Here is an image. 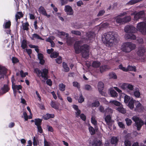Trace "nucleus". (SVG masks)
<instances>
[{"instance_id":"9","label":"nucleus","mask_w":146,"mask_h":146,"mask_svg":"<svg viewBox=\"0 0 146 146\" xmlns=\"http://www.w3.org/2000/svg\"><path fill=\"white\" fill-rule=\"evenodd\" d=\"M145 16V11H141L137 13L135 16H134V19L136 21H138L139 19Z\"/></svg>"},{"instance_id":"25","label":"nucleus","mask_w":146,"mask_h":146,"mask_svg":"<svg viewBox=\"0 0 146 146\" xmlns=\"http://www.w3.org/2000/svg\"><path fill=\"white\" fill-rule=\"evenodd\" d=\"M118 139L117 137H112L110 139V143L112 144H114L116 145L117 144Z\"/></svg>"},{"instance_id":"45","label":"nucleus","mask_w":146,"mask_h":146,"mask_svg":"<svg viewBox=\"0 0 146 146\" xmlns=\"http://www.w3.org/2000/svg\"><path fill=\"white\" fill-rule=\"evenodd\" d=\"M89 131L91 135H94L96 133V131L94 128L92 126H90L89 127Z\"/></svg>"},{"instance_id":"28","label":"nucleus","mask_w":146,"mask_h":146,"mask_svg":"<svg viewBox=\"0 0 146 146\" xmlns=\"http://www.w3.org/2000/svg\"><path fill=\"white\" fill-rule=\"evenodd\" d=\"M66 38V42L68 45H72L73 42V39L71 37H69V36Z\"/></svg>"},{"instance_id":"39","label":"nucleus","mask_w":146,"mask_h":146,"mask_svg":"<svg viewBox=\"0 0 146 146\" xmlns=\"http://www.w3.org/2000/svg\"><path fill=\"white\" fill-rule=\"evenodd\" d=\"M21 47L23 49H25L27 47V42L26 40L23 39V40L21 43Z\"/></svg>"},{"instance_id":"64","label":"nucleus","mask_w":146,"mask_h":146,"mask_svg":"<svg viewBox=\"0 0 146 146\" xmlns=\"http://www.w3.org/2000/svg\"><path fill=\"white\" fill-rule=\"evenodd\" d=\"M80 117L81 119L83 121H85L86 120V116L84 114L81 113L80 115Z\"/></svg>"},{"instance_id":"57","label":"nucleus","mask_w":146,"mask_h":146,"mask_svg":"<svg viewBox=\"0 0 146 146\" xmlns=\"http://www.w3.org/2000/svg\"><path fill=\"white\" fill-rule=\"evenodd\" d=\"M72 34L78 35L80 36L81 33L80 31H74L72 30L71 32Z\"/></svg>"},{"instance_id":"41","label":"nucleus","mask_w":146,"mask_h":146,"mask_svg":"<svg viewBox=\"0 0 146 146\" xmlns=\"http://www.w3.org/2000/svg\"><path fill=\"white\" fill-rule=\"evenodd\" d=\"M59 87L60 91H64L65 90L66 85L63 83H61L59 84Z\"/></svg>"},{"instance_id":"8","label":"nucleus","mask_w":146,"mask_h":146,"mask_svg":"<svg viewBox=\"0 0 146 146\" xmlns=\"http://www.w3.org/2000/svg\"><path fill=\"white\" fill-rule=\"evenodd\" d=\"M124 30L127 33H134L136 31V29L132 26L127 25L125 27Z\"/></svg>"},{"instance_id":"24","label":"nucleus","mask_w":146,"mask_h":146,"mask_svg":"<svg viewBox=\"0 0 146 146\" xmlns=\"http://www.w3.org/2000/svg\"><path fill=\"white\" fill-rule=\"evenodd\" d=\"M72 107L75 110L77 111L75 112V113L76 117H78V116L80 115V114L81 110L78 109V106L76 105H74Z\"/></svg>"},{"instance_id":"4","label":"nucleus","mask_w":146,"mask_h":146,"mask_svg":"<svg viewBox=\"0 0 146 146\" xmlns=\"http://www.w3.org/2000/svg\"><path fill=\"white\" fill-rule=\"evenodd\" d=\"M82 51L81 52L82 57L84 58H86L89 57V46L87 44H84L82 45Z\"/></svg>"},{"instance_id":"12","label":"nucleus","mask_w":146,"mask_h":146,"mask_svg":"<svg viewBox=\"0 0 146 146\" xmlns=\"http://www.w3.org/2000/svg\"><path fill=\"white\" fill-rule=\"evenodd\" d=\"M135 105L136 106L135 111L140 112L143 109L142 105L138 101H135Z\"/></svg>"},{"instance_id":"37","label":"nucleus","mask_w":146,"mask_h":146,"mask_svg":"<svg viewBox=\"0 0 146 146\" xmlns=\"http://www.w3.org/2000/svg\"><path fill=\"white\" fill-rule=\"evenodd\" d=\"M34 38L40 40L42 39V38L40 36L38 35L36 33L33 34L32 35V37H31V39L32 40H34Z\"/></svg>"},{"instance_id":"38","label":"nucleus","mask_w":146,"mask_h":146,"mask_svg":"<svg viewBox=\"0 0 146 146\" xmlns=\"http://www.w3.org/2000/svg\"><path fill=\"white\" fill-rule=\"evenodd\" d=\"M110 79H115L117 78V76L115 74L114 72H111L109 73V74Z\"/></svg>"},{"instance_id":"27","label":"nucleus","mask_w":146,"mask_h":146,"mask_svg":"<svg viewBox=\"0 0 146 146\" xmlns=\"http://www.w3.org/2000/svg\"><path fill=\"white\" fill-rule=\"evenodd\" d=\"M100 105L99 102L98 100H95L94 102L89 105L90 107L92 108L98 107Z\"/></svg>"},{"instance_id":"43","label":"nucleus","mask_w":146,"mask_h":146,"mask_svg":"<svg viewBox=\"0 0 146 146\" xmlns=\"http://www.w3.org/2000/svg\"><path fill=\"white\" fill-rule=\"evenodd\" d=\"M79 96L80 97L78 100V102L80 103H82L84 101V98L83 96L82 93H80Z\"/></svg>"},{"instance_id":"21","label":"nucleus","mask_w":146,"mask_h":146,"mask_svg":"<svg viewBox=\"0 0 146 146\" xmlns=\"http://www.w3.org/2000/svg\"><path fill=\"white\" fill-rule=\"evenodd\" d=\"M125 38L126 39L135 40L136 38L135 36L133 34H127L125 35Z\"/></svg>"},{"instance_id":"50","label":"nucleus","mask_w":146,"mask_h":146,"mask_svg":"<svg viewBox=\"0 0 146 146\" xmlns=\"http://www.w3.org/2000/svg\"><path fill=\"white\" fill-rule=\"evenodd\" d=\"M94 144L96 146H101L102 145V141L99 140L95 141L94 142Z\"/></svg>"},{"instance_id":"44","label":"nucleus","mask_w":146,"mask_h":146,"mask_svg":"<svg viewBox=\"0 0 146 146\" xmlns=\"http://www.w3.org/2000/svg\"><path fill=\"white\" fill-rule=\"evenodd\" d=\"M142 0H131L127 3V4L132 5Z\"/></svg>"},{"instance_id":"6","label":"nucleus","mask_w":146,"mask_h":146,"mask_svg":"<svg viewBox=\"0 0 146 146\" xmlns=\"http://www.w3.org/2000/svg\"><path fill=\"white\" fill-rule=\"evenodd\" d=\"M81 42V41H78L76 42L74 45V48L75 52L76 54L80 53L82 50V46H80L79 45Z\"/></svg>"},{"instance_id":"10","label":"nucleus","mask_w":146,"mask_h":146,"mask_svg":"<svg viewBox=\"0 0 146 146\" xmlns=\"http://www.w3.org/2000/svg\"><path fill=\"white\" fill-rule=\"evenodd\" d=\"M64 11L66 12L67 15H73L74 14V11L72 7L68 5H66L65 6Z\"/></svg>"},{"instance_id":"26","label":"nucleus","mask_w":146,"mask_h":146,"mask_svg":"<svg viewBox=\"0 0 146 146\" xmlns=\"http://www.w3.org/2000/svg\"><path fill=\"white\" fill-rule=\"evenodd\" d=\"M54 117V115L53 114L46 113L45 115L43 116V118L44 120H48L51 118H53Z\"/></svg>"},{"instance_id":"61","label":"nucleus","mask_w":146,"mask_h":146,"mask_svg":"<svg viewBox=\"0 0 146 146\" xmlns=\"http://www.w3.org/2000/svg\"><path fill=\"white\" fill-rule=\"evenodd\" d=\"M124 143L125 146H131V141L127 139L125 141Z\"/></svg>"},{"instance_id":"53","label":"nucleus","mask_w":146,"mask_h":146,"mask_svg":"<svg viewBox=\"0 0 146 146\" xmlns=\"http://www.w3.org/2000/svg\"><path fill=\"white\" fill-rule=\"evenodd\" d=\"M126 123L127 125L129 126L131 125L132 122L131 120L128 118H126L125 119Z\"/></svg>"},{"instance_id":"15","label":"nucleus","mask_w":146,"mask_h":146,"mask_svg":"<svg viewBox=\"0 0 146 146\" xmlns=\"http://www.w3.org/2000/svg\"><path fill=\"white\" fill-rule=\"evenodd\" d=\"M10 90L8 84H4L3 86L1 88L2 91V94H4L8 92Z\"/></svg>"},{"instance_id":"23","label":"nucleus","mask_w":146,"mask_h":146,"mask_svg":"<svg viewBox=\"0 0 146 146\" xmlns=\"http://www.w3.org/2000/svg\"><path fill=\"white\" fill-rule=\"evenodd\" d=\"M109 92L110 95L112 97H115L117 96V93L112 88H111L110 89Z\"/></svg>"},{"instance_id":"62","label":"nucleus","mask_w":146,"mask_h":146,"mask_svg":"<svg viewBox=\"0 0 146 146\" xmlns=\"http://www.w3.org/2000/svg\"><path fill=\"white\" fill-rule=\"evenodd\" d=\"M134 95L137 98H139L140 96V93L139 91H136L134 92Z\"/></svg>"},{"instance_id":"11","label":"nucleus","mask_w":146,"mask_h":146,"mask_svg":"<svg viewBox=\"0 0 146 146\" xmlns=\"http://www.w3.org/2000/svg\"><path fill=\"white\" fill-rule=\"evenodd\" d=\"M95 36L94 33L92 31L87 33L86 34V36L84 38L87 40H92Z\"/></svg>"},{"instance_id":"30","label":"nucleus","mask_w":146,"mask_h":146,"mask_svg":"<svg viewBox=\"0 0 146 146\" xmlns=\"http://www.w3.org/2000/svg\"><path fill=\"white\" fill-rule=\"evenodd\" d=\"M11 25V22L10 21H8L5 22L4 23L3 27L4 28L9 29Z\"/></svg>"},{"instance_id":"32","label":"nucleus","mask_w":146,"mask_h":146,"mask_svg":"<svg viewBox=\"0 0 146 146\" xmlns=\"http://www.w3.org/2000/svg\"><path fill=\"white\" fill-rule=\"evenodd\" d=\"M38 11L40 13L43 15H47L46 11L44 7L42 6H41L39 8Z\"/></svg>"},{"instance_id":"51","label":"nucleus","mask_w":146,"mask_h":146,"mask_svg":"<svg viewBox=\"0 0 146 146\" xmlns=\"http://www.w3.org/2000/svg\"><path fill=\"white\" fill-rule=\"evenodd\" d=\"M58 34L59 35H61L64 36H66V38L69 36V34L68 33H66L63 31L59 32L58 33Z\"/></svg>"},{"instance_id":"29","label":"nucleus","mask_w":146,"mask_h":146,"mask_svg":"<svg viewBox=\"0 0 146 146\" xmlns=\"http://www.w3.org/2000/svg\"><path fill=\"white\" fill-rule=\"evenodd\" d=\"M42 119L38 118L35 119V124L36 126L41 125Z\"/></svg>"},{"instance_id":"19","label":"nucleus","mask_w":146,"mask_h":146,"mask_svg":"<svg viewBox=\"0 0 146 146\" xmlns=\"http://www.w3.org/2000/svg\"><path fill=\"white\" fill-rule=\"evenodd\" d=\"M110 69L108 66L107 65H102L100 66V71L101 73H102Z\"/></svg>"},{"instance_id":"55","label":"nucleus","mask_w":146,"mask_h":146,"mask_svg":"<svg viewBox=\"0 0 146 146\" xmlns=\"http://www.w3.org/2000/svg\"><path fill=\"white\" fill-rule=\"evenodd\" d=\"M20 73L21 77L22 78L25 77L28 74V73L27 72H24L23 70H21L20 71Z\"/></svg>"},{"instance_id":"52","label":"nucleus","mask_w":146,"mask_h":146,"mask_svg":"<svg viewBox=\"0 0 146 146\" xmlns=\"http://www.w3.org/2000/svg\"><path fill=\"white\" fill-rule=\"evenodd\" d=\"M73 86L77 87L78 89H80V84L77 82H73Z\"/></svg>"},{"instance_id":"46","label":"nucleus","mask_w":146,"mask_h":146,"mask_svg":"<svg viewBox=\"0 0 146 146\" xmlns=\"http://www.w3.org/2000/svg\"><path fill=\"white\" fill-rule=\"evenodd\" d=\"M12 62L13 64H16L19 62V60L15 57H13L12 58Z\"/></svg>"},{"instance_id":"2","label":"nucleus","mask_w":146,"mask_h":146,"mask_svg":"<svg viewBox=\"0 0 146 146\" xmlns=\"http://www.w3.org/2000/svg\"><path fill=\"white\" fill-rule=\"evenodd\" d=\"M135 44L131 42H128L123 43L121 48L122 51L127 53L135 49Z\"/></svg>"},{"instance_id":"16","label":"nucleus","mask_w":146,"mask_h":146,"mask_svg":"<svg viewBox=\"0 0 146 146\" xmlns=\"http://www.w3.org/2000/svg\"><path fill=\"white\" fill-rule=\"evenodd\" d=\"M48 70L46 68H44L43 69L42 72V77L44 78V79L47 80L48 78Z\"/></svg>"},{"instance_id":"59","label":"nucleus","mask_w":146,"mask_h":146,"mask_svg":"<svg viewBox=\"0 0 146 146\" xmlns=\"http://www.w3.org/2000/svg\"><path fill=\"white\" fill-rule=\"evenodd\" d=\"M56 62L58 64H60L62 62V57L61 56H59L58 58L55 59Z\"/></svg>"},{"instance_id":"5","label":"nucleus","mask_w":146,"mask_h":146,"mask_svg":"<svg viewBox=\"0 0 146 146\" xmlns=\"http://www.w3.org/2000/svg\"><path fill=\"white\" fill-rule=\"evenodd\" d=\"M137 28L139 31L143 34L146 33V24L144 22L138 23L137 25Z\"/></svg>"},{"instance_id":"18","label":"nucleus","mask_w":146,"mask_h":146,"mask_svg":"<svg viewBox=\"0 0 146 146\" xmlns=\"http://www.w3.org/2000/svg\"><path fill=\"white\" fill-rule=\"evenodd\" d=\"M38 58L40 60L39 63L42 65H43L45 63V61L43 59L44 56L43 54L41 53H38Z\"/></svg>"},{"instance_id":"17","label":"nucleus","mask_w":146,"mask_h":146,"mask_svg":"<svg viewBox=\"0 0 146 146\" xmlns=\"http://www.w3.org/2000/svg\"><path fill=\"white\" fill-rule=\"evenodd\" d=\"M105 120L107 125H111L112 122L111 117L110 115H107L105 118Z\"/></svg>"},{"instance_id":"54","label":"nucleus","mask_w":146,"mask_h":146,"mask_svg":"<svg viewBox=\"0 0 146 146\" xmlns=\"http://www.w3.org/2000/svg\"><path fill=\"white\" fill-rule=\"evenodd\" d=\"M44 146H51L50 143L46 141V139L45 138L44 139Z\"/></svg>"},{"instance_id":"14","label":"nucleus","mask_w":146,"mask_h":146,"mask_svg":"<svg viewBox=\"0 0 146 146\" xmlns=\"http://www.w3.org/2000/svg\"><path fill=\"white\" fill-rule=\"evenodd\" d=\"M120 96V99L121 98V97L124 98V102L126 104H127L129 101L131 99L130 98V96L123 93L121 94Z\"/></svg>"},{"instance_id":"7","label":"nucleus","mask_w":146,"mask_h":146,"mask_svg":"<svg viewBox=\"0 0 146 146\" xmlns=\"http://www.w3.org/2000/svg\"><path fill=\"white\" fill-rule=\"evenodd\" d=\"M119 68L123 71L127 72V71H136V69L135 66H128L127 68L123 67L122 64L119 65Z\"/></svg>"},{"instance_id":"13","label":"nucleus","mask_w":146,"mask_h":146,"mask_svg":"<svg viewBox=\"0 0 146 146\" xmlns=\"http://www.w3.org/2000/svg\"><path fill=\"white\" fill-rule=\"evenodd\" d=\"M7 70L6 68L0 66V79L4 78L7 72Z\"/></svg>"},{"instance_id":"34","label":"nucleus","mask_w":146,"mask_h":146,"mask_svg":"<svg viewBox=\"0 0 146 146\" xmlns=\"http://www.w3.org/2000/svg\"><path fill=\"white\" fill-rule=\"evenodd\" d=\"M22 29L23 31H28L29 30V24L28 22H27L25 23H23L22 25Z\"/></svg>"},{"instance_id":"63","label":"nucleus","mask_w":146,"mask_h":146,"mask_svg":"<svg viewBox=\"0 0 146 146\" xmlns=\"http://www.w3.org/2000/svg\"><path fill=\"white\" fill-rule=\"evenodd\" d=\"M105 13V11H104V10H100L99 11L97 15V16L98 17H99L100 16H102Z\"/></svg>"},{"instance_id":"36","label":"nucleus","mask_w":146,"mask_h":146,"mask_svg":"<svg viewBox=\"0 0 146 146\" xmlns=\"http://www.w3.org/2000/svg\"><path fill=\"white\" fill-rule=\"evenodd\" d=\"M34 72L37 74V76L38 77H42V71L38 68H35L34 70Z\"/></svg>"},{"instance_id":"40","label":"nucleus","mask_w":146,"mask_h":146,"mask_svg":"<svg viewBox=\"0 0 146 146\" xmlns=\"http://www.w3.org/2000/svg\"><path fill=\"white\" fill-rule=\"evenodd\" d=\"M119 112L122 113H125L126 111V110L123 107L122 105L119 102Z\"/></svg>"},{"instance_id":"33","label":"nucleus","mask_w":146,"mask_h":146,"mask_svg":"<svg viewBox=\"0 0 146 146\" xmlns=\"http://www.w3.org/2000/svg\"><path fill=\"white\" fill-rule=\"evenodd\" d=\"M98 89L100 92L102 91L104 88V84L102 82H99L98 84Z\"/></svg>"},{"instance_id":"48","label":"nucleus","mask_w":146,"mask_h":146,"mask_svg":"<svg viewBox=\"0 0 146 146\" xmlns=\"http://www.w3.org/2000/svg\"><path fill=\"white\" fill-rule=\"evenodd\" d=\"M59 55V53L56 52H53L50 54V57L52 58H56Z\"/></svg>"},{"instance_id":"49","label":"nucleus","mask_w":146,"mask_h":146,"mask_svg":"<svg viewBox=\"0 0 146 146\" xmlns=\"http://www.w3.org/2000/svg\"><path fill=\"white\" fill-rule=\"evenodd\" d=\"M113 113V110L110 108H108L105 110V114H110Z\"/></svg>"},{"instance_id":"56","label":"nucleus","mask_w":146,"mask_h":146,"mask_svg":"<svg viewBox=\"0 0 146 146\" xmlns=\"http://www.w3.org/2000/svg\"><path fill=\"white\" fill-rule=\"evenodd\" d=\"M120 86L121 89L123 90L127 88V84L124 83L122 84H119V86Z\"/></svg>"},{"instance_id":"20","label":"nucleus","mask_w":146,"mask_h":146,"mask_svg":"<svg viewBox=\"0 0 146 146\" xmlns=\"http://www.w3.org/2000/svg\"><path fill=\"white\" fill-rule=\"evenodd\" d=\"M135 101H136L135 100H134L132 98L130 100V101H129V102H128V106L132 110L134 108V104H135Z\"/></svg>"},{"instance_id":"58","label":"nucleus","mask_w":146,"mask_h":146,"mask_svg":"<svg viewBox=\"0 0 146 146\" xmlns=\"http://www.w3.org/2000/svg\"><path fill=\"white\" fill-rule=\"evenodd\" d=\"M110 103L113 104L116 106H119V102L116 100H111L110 102Z\"/></svg>"},{"instance_id":"35","label":"nucleus","mask_w":146,"mask_h":146,"mask_svg":"<svg viewBox=\"0 0 146 146\" xmlns=\"http://www.w3.org/2000/svg\"><path fill=\"white\" fill-rule=\"evenodd\" d=\"M100 64V62L95 61L93 62L92 66L94 68H97L99 67Z\"/></svg>"},{"instance_id":"1","label":"nucleus","mask_w":146,"mask_h":146,"mask_svg":"<svg viewBox=\"0 0 146 146\" xmlns=\"http://www.w3.org/2000/svg\"><path fill=\"white\" fill-rule=\"evenodd\" d=\"M117 36L114 33L109 32L104 34L102 36V40L105 44L111 46L113 43L117 42Z\"/></svg>"},{"instance_id":"31","label":"nucleus","mask_w":146,"mask_h":146,"mask_svg":"<svg viewBox=\"0 0 146 146\" xmlns=\"http://www.w3.org/2000/svg\"><path fill=\"white\" fill-rule=\"evenodd\" d=\"M22 86L21 85H16L15 84L13 85H12V88L14 94L15 95V90L16 89H17V90H21L22 88Z\"/></svg>"},{"instance_id":"47","label":"nucleus","mask_w":146,"mask_h":146,"mask_svg":"<svg viewBox=\"0 0 146 146\" xmlns=\"http://www.w3.org/2000/svg\"><path fill=\"white\" fill-rule=\"evenodd\" d=\"M51 107L55 109H58L59 107L58 106L55 102L52 101L51 102Z\"/></svg>"},{"instance_id":"22","label":"nucleus","mask_w":146,"mask_h":146,"mask_svg":"<svg viewBox=\"0 0 146 146\" xmlns=\"http://www.w3.org/2000/svg\"><path fill=\"white\" fill-rule=\"evenodd\" d=\"M145 52V49L142 47H140L138 49V50L137 52L138 55L140 56H142Z\"/></svg>"},{"instance_id":"60","label":"nucleus","mask_w":146,"mask_h":146,"mask_svg":"<svg viewBox=\"0 0 146 146\" xmlns=\"http://www.w3.org/2000/svg\"><path fill=\"white\" fill-rule=\"evenodd\" d=\"M91 121L92 123L95 125H96L97 124V121L94 117H92Z\"/></svg>"},{"instance_id":"42","label":"nucleus","mask_w":146,"mask_h":146,"mask_svg":"<svg viewBox=\"0 0 146 146\" xmlns=\"http://www.w3.org/2000/svg\"><path fill=\"white\" fill-rule=\"evenodd\" d=\"M63 66L64 69V71L66 72H68L69 70V68L68 67L66 63L63 62Z\"/></svg>"},{"instance_id":"3","label":"nucleus","mask_w":146,"mask_h":146,"mask_svg":"<svg viewBox=\"0 0 146 146\" xmlns=\"http://www.w3.org/2000/svg\"><path fill=\"white\" fill-rule=\"evenodd\" d=\"M132 119L135 122L137 129L139 131L142 126L144 124V121L141 118L136 116H134L132 117Z\"/></svg>"}]
</instances>
